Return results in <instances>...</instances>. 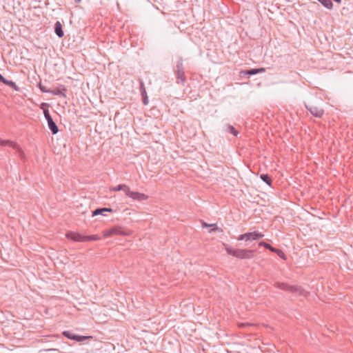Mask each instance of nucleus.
<instances>
[{"label": "nucleus", "instance_id": "9", "mask_svg": "<svg viewBox=\"0 0 353 353\" xmlns=\"http://www.w3.org/2000/svg\"><path fill=\"white\" fill-rule=\"evenodd\" d=\"M307 110L315 117L321 118L324 114V110L323 108H321L317 106H305Z\"/></svg>", "mask_w": 353, "mask_h": 353}, {"label": "nucleus", "instance_id": "1", "mask_svg": "<svg viewBox=\"0 0 353 353\" xmlns=\"http://www.w3.org/2000/svg\"><path fill=\"white\" fill-rule=\"evenodd\" d=\"M227 253L240 259H250L254 257V250L248 249H233L225 246Z\"/></svg>", "mask_w": 353, "mask_h": 353}, {"label": "nucleus", "instance_id": "16", "mask_svg": "<svg viewBox=\"0 0 353 353\" xmlns=\"http://www.w3.org/2000/svg\"><path fill=\"white\" fill-rule=\"evenodd\" d=\"M103 212H112V209L107 208L96 209L94 211H93L92 216H94L98 214H101Z\"/></svg>", "mask_w": 353, "mask_h": 353}, {"label": "nucleus", "instance_id": "19", "mask_svg": "<svg viewBox=\"0 0 353 353\" xmlns=\"http://www.w3.org/2000/svg\"><path fill=\"white\" fill-rule=\"evenodd\" d=\"M319 2H321L323 6L327 8V9H332L333 7V3H332L331 0H318Z\"/></svg>", "mask_w": 353, "mask_h": 353}, {"label": "nucleus", "instance_id": "27", "mask_svg": "<svg viewBox=\"0 0 353 353\" xmlns=\"http://www.w3.org/2000/svg\"><path fill=\"white\" fill-rule=\"evenodd\" d=\"M48 104L46 103H43L41 105V108L44 111V109H48Z\"/></svg>", "mask_w": 353, "mask_h": 353}, {"label": "nucleus", "instance_id": "30", "mask_svg": "<svg viewBox=\"0 0 353 353\" xmlns=\"http://www.w3.org/2000/svg\"><path fill=\"white\" fill-rule=\"evenodd\" d=\"M46 119L47 120L48 123L50 121H53L52 118L51 117V116L50 115L48 117H46Z\"/></svg>", "mask_w": 353, "mask_h": 353}, {"label": "nucleus", "instance_id": "26", "mask_svg": "<svg viewBox=\"0 0 353 353\" xmlns=\"http://www.w3.org/2000/svg\"><path fill=\"white\" fill-rule=\"evenodd\" d=\"M39 88L43 92H50V90L47 89L45 86L42 85L41 83L39 84Z\"/></svg>", "mask_w": 353, "mask_h": 353}, {"label": "nucleus", "instance_id": "22", "mask_svg": "<svg viewBox=\"0 0 353 353\" xmlns=\"http://www.w3.org/2000/svg\"><path fill=\"white\" fill-rule=\"evenodd\" d=\"M228 131L236 137L239 134L238 130H236L232 125H228Z\"/></svg>", "mask_w": 353, "mask_h": 353}, {"label": "nucleus", "instance_id": "11", "mask_svg": "<svg viewBox=\"0 0 353 353\" xmlns=\"http://www.w3.org/2000/svg\"><path fill=\"white\" fill-rule=\"evenodd\" d=\"M265 71V68H261L257 69H251L248 70L241 71V74H247V75H254L258 73L264 72Z\"/></svg>", "mask_w": 353, "mask_h": 353}, {"label": "nucleus", "instance_id": "25", "mask_svg": "<svg viewBox=\"0 0 353 353\" xmlns=\"http://www.w3.org/2000/svg\"><path fill=\"white\" fill-rule=\"evenodd\" d=\"M140 91H141V94L142 97L147 95L144 84L142 81H141V83H140Z\"/></svg>", "mask_w": 353, "mask_h": 353}, {"label": "nucleus", "instance_id": "17", "mask_svg": "<svg viewBox=\"0 0 353 353\" xmlns=\"http://www.w3.org/2000/svg\"><path fill=\"white\" fill-rule=\"evenodd\" d=\"M260 178L268 185H271L272 184V179L270 177V176L267 174H262L260 176Z\"/></svg>", "mask_w": 353, "mask_h": 353}, {"label": "nucleus", "instance_id": "28", "mask_svg": "<svg viewBox=\"0 0 353 353\" xmlns=\"http://www.w3.org/2000/svg\"><path fill=\"white\" fill-rule=\"evenodd\" d=\"M43 114L46 117H48L50 114L49 113L48 109H44Z\"/></svg>", "mask_w": 353, "mask_h": 353}, {"label": "nucleus", "instance_id": "15", "mask_svg": "<svg viewBox=\"0 0 353 353\" xmlns=\"http://www.w3.org/2000/svg\"><path fill=\"white\" fill-rule=\"evenodd\" d=\"M48 125L49 129L50 130V131L52 132V133L53 134H55L58 132V131H59L58 127L54 121H50L48 123Z\"/></svg>", "mask_w": 353, "mask_h": 353}, {"label": "nucleus", "instance_id": "12", "mask_svg": "<svg viewBox=\"0 0 353 353\" xmlns=\"http://www.w3.org/2000/svg\"><path fill=\"white\" fill-rule=\"evenodd\" d=\"M54 32L59 37H62L64 34L62 30V25L59 21H57L54 25Z\"/></svg>", "mask_w": 353, "mask_h": 353}, {"label": "nucleus", "instance_id": "7", "mask_svg": "<svg viewBox=\"0 0 353 353\" xmlns=\"http://www.w3.org/2000/svg\"><path fill=\"white\" fill-rule=\"evenodd\" d=\"M263 236H264L263 234L256 232V231H254L252 232H247V233L241 234L238 236L237 239L239 241H250V240H253V241L258 240V239L263 238Z\"/></svg>", "mask_w": 353, "mask_h": 353}, {"label": "nucleus", "instance_id": "4", "mask_svg": "<svg viewBox=\"0 0 353 353\" xmlns=\"http://www.w3.org/2000/svg\"><path fill=\"white\" fill-rule=\"evenodd\" d=\"M103 234L105 237H110L114 235L130 236L132 234V231L125 230L123 227L117 225L104 230Z\"/></svg>", "mask_w": 353, "mask_h": 353}, {"label": "nucleus", "instance_id": "6", "mask_svg": "<svg viewBox=\"0 0 353 353\" xmlns=\"http://www.w3.org/2000/svg\"><path fill=\"white\" fill-rule=\"evenodd\" d=\"M0 145H8L12 148L18 152L19 156L21 159H23L26 157L23 150L17 142L10 140H1L0 139Z\"/></svg>", "mask_w": 353, "mask_h": 353}, {"label": "nucleus", "instance_id": "8", "mask_svg": "<svg viewBox=\"0 0 353 353\" xmlns=\"http://www.w3.org/2000/svg\"><path fill=\"white\" fill-rule=\"evenodd\" d=\"M125 195L134 201H145L148 199V195H146L143 193L139 192L132 191L129 187H128V190H127Z\"/></svg>", "mask_w": 353, "mask_h": 353}, {"label": "nucleus", "instance_id": "31", "mask_svg": "<svg viewBox=\"0 0 353 353\" xmlns=\"http://www.w3.org/2000/svg\"><path fill=\"white\" fill-rule=\"evenodd\" d=\"M81 0H74L75 3H79L81 2Z\"/></svg>", "mask_w": 353, "mask_h": 353}, {"label": "nucleus", "instance_id": "13", "mask_svg": "<svg viewBox=\"0 0 353 353\" xmlns=\"http://www.w3.org/2000/svg\"><path fill=\"white\" fill-rule=\"evenodd\" d=\"M0 81L7 85H9L10 87L14 88V90H18V88L14 82L6 79L1 74H0Z\"/></svg>", "mask_w": 353, "mask_h": 353}, {"label": "nucleus", "instance_id": "20", "mask_svg": "<svg viewBox=\"0 0 353 353\" xmlns=\"http://www.w3.org/2000/svg\"><path fill=\"white\" fill-rule=\"evenodd\" d=\"M259 246H263L265 248L270 250L271 252H274V251H276V248L271 246L269 243H267L264 241H261L259 243Z\"/></svg>", "mask_w": 353, "mask_h": 353}, {"label": "nucleus", "instance_id": "23", "mask_svg": "<svg viewBox=\"0 0 353 353\" xmlns=\"http://www.w3.org/2000/svg\"><path fill=\"white\" fill-rule=\"evenodd\" d=\"M239 327L240 328H245V327H250L254 326L252 323H240L238 324Z\"/></svg>", "mask_w": 353, "mask_h": 353}, {"label": "nucleus", "instance_id": "2", "mask_svg": "<svg viewBox=\"0 0 353 353\" xmlns=\"http://www.w3.org/2000/svg\"><path fill=\"white\" fill-rule=\"evenodd\" d=\"M274 287L282 290L289 291L299 296L306 297L307 292L299 285H291L285 283L276 282Z\"/></svg>", "mask_w": 353, "mask_h": 353}, {"label": "nucleus", "instance_id": "18", "mask_svg": "<svg viewBox=\"0 0 353 353\" xmlns=\"http://www.w3.org/2000/svg\"><path fill=\"white\" fill-rule=\"evenodd\" d=\"M202 226L203 228H208V227H212V230L210 231V232H214V231H217V230H219V228L216 226V225L215 223H213V224H208L204 221H202Z\"/></svg>", "mask_w": 353, "mask_h": 353}, {"label": "nucleus", "instance_id": "29", "mask_svg": "<svg viewBox=\"0 0 353 353\" xmlns=\"http://www.w3.org/2000/svg\"><path fill=\"white\" fill-rule=\"evenodd\" d=\"M143 102L145 105L148 104V97L147 95H145L144 97H143Z\"/></svg>", "mask_w": 353, "mask_h": 353}, {"label": "nucleus", "instance_id": "10", "mask_svg": "<svg viewBox=\"0 0 353 353\" xmlns=\"http://www.w3.org/2000/svg\"><path fill=\"white\" fill-rule=\"evenodd\" d=\"M62 334L64 336H65L68 339L74 340L77 341H79V342L83 341L84 340L90 338V336H79V335L74 334L72 332H70V331H64V332H63Z\"/></svg>", "mask_w": 353, "mask_h": 353}, {"label": "nucleus", "instance_id": "3", "mask_svg": "<svg viewBox=\"0 0 353 353\" xmlns=\"http://www.w3.org/2000/svg\"><path fill=\"white\" fill-rule=\"evenodd\" d=\"M65 237L68 239H70L74 242H85L91 241H98L100 239V237L98 236L97 235L85 236L72 231L67 232L65 234Z\"/></svg>", "mask_w": 353, "mask_h": 353}, {"label": "nucleus", "instance_id": "24", "mask_svg": "<svg viewBox=\"0 0 353 353\" xmlns=\"http://www.w3.org/2000/svg\"><path fill=\"white\" fill-rule=\"evenodd\" d=\"M274 252L276 253L281 259H286V256L282 250L276 248V251H274Z\"/></svg>", "mask_w": 353, "mask_h": 353}, {"label": "nucleus", "instance_id": "5", "mask_svg": "<svg viewBox=\"0 0 353 353\" xmlns=\"http://www.w3.org/2000/svg\"><path fill=\"white\" fill-rule=\"evenodd\" d=\"M174 72L177 79V83H181L184 85L186 81V77L185 74V70L183 63V60L180 59L176 61V67L174 68Z\"/></svg>", "mask_w": 353, "mask_h": 353}, {"label": "nucleus", "instance_id": "21", "mask_svg": "<svg viewBox=\"0 0 353 353\" xmlns=\"http://www.w3.org/2000/svg\"><path fill=\"white\" fill-rule=\"evenodd\" d=\"M50 92L52 93L54 95H59V96H62L63 97H65V93H63L62 91H61L58 88H56V89H54L52 90H50Z\"/></svg>", "mask_w": 353, "mask_h": 353}, {"label": "nucleus", "instance_id": "14", "mask_svg": "<svg viewBox=\"0 0 353 353\" xmlns=\"http://www.w3.org/2000/svg\"><path fill=\"white\" fill-rule=\"evenodd\" d=\"M128 187L129 186H128L125 184H120L117 186L110 188V190L112 192H117L122 190L125 192V194H126L127 190H128Z\"/></svg>", "mask_w": 353, "mask_h": 353}]
</instances>
